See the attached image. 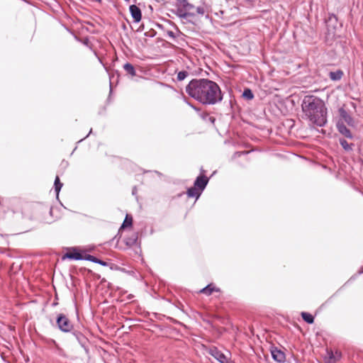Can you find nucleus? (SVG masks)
<instances>
[{"mask_svg":"<svg viewBox=\"0 0 363 363\" xmlns=\"http://www.w3.org/2000/svg\"><path fill=\"white\" fill-rule=\"evenodd\" d=\"M340 113V120L343 123H346L349 126L355 127L356 123L354 119L351 116L350 114L347 113V111L342 107L340 108L338 110Z\"/></svg>","mask_w":363,"mask_h":363,"instance_id":"423d86ee","label":"nucleus"},{"mask_svg":"<svg viewBox=\"0 0 363 363\" xmlns=\"http://www.w3.org/2000/svg\"><path fill=\"white\" fill-rule=\"evenodd\" d=\"M301 317L304 320V321H306V323H308L309 324L313 323V321H314L313 316L311 314L308 313L302 312L301 313Z\"/></svg>","mask_w":363,"mask_h":363,"instance_id":"412c9836","label":"nucleus"},{"mask_svg":"<svg viewBox=\"0 0 363 363\" xmlns=\"http://www.w3.org/2000/svg\"><path fill=\"white\" fill-rule=\"evenodd\" d=\"M184 13H186L185 9H184L183 6H179V7L177 9V16L182 18H187L189 16H183Z\"/></svg>","mask_w":363,"mask_h":363,"instance_id":"393cba45","label":"nucleus"},{"mask_svg":"<svg viewBox=\"0 0 363 363\" xmlns=\"http://www.w3.org/2000/svg\"><path fill=\"white\" fill-rule=\"evenodd\" d=\"M129 10L134 21L135 23L140 22L142 18V14L139 7H138L136 5H131L129 7Z\"/></svg>","mask_w":363,"mask_h":363,"instance_id":"1a4fd4ad","label":"nucleus"},{"mask_svg":"<svg viewBox=\"0 0 363 363\" xmlns=\"http://www.w3.org/2000/svg\"><path fill=\"white\" fill-rule=\"evenodd\" d=\"M65 257H67L68 259H75V260L84 259V257H82L81 253H79V252H77V251L66 253L64 255L63 258H65Z\"/></svg>","mask_w":363,"mask_h":363,"instance_id":"ddd939ff","label":"nucleus"},{"mask_svg":"<svg viewBox=\"0 0 363 363\" xmlns=\"http://www.w3.org/2000/svg\"><path fill=\"white\" fill-rule=\"evenodd\" d=\"M272 358L278 362H284L285 360V354L281 350L274 348L271 351Z\"/></svg>","mask_w":363,"mask_h":363,"instance_id":"9b49d317","label":"nucleus"},{"mask_svg":"<svg viewBox=\"0 0 363 363\" xmlns=\"http://www.w3.org/2000/svg\"><path fill=\"white\" fill-rule=\"evenodd\" d=\"M138 240V235L136 233H133L130 237L125 238V242L128 246L134 245Z\"/></svg>","mask_w":363,"mask_h":363,"instance_id":"a211bd4d","label":"nucleus"},{"mask_svg":"<svg viewBox=\"0 0 363 363\" xmlns=\"http://www.w3.org/2000/svg\"><path fill=\"white\" fill-rule=\"evenodd\" d=\"M242 96L247 99H252L254 97V95L250 89H245L243 91Z\"/></svg>","mask_w":363,"mask_h":363,"instance_id":"a878e982","label":"nucleus"},{"mask_svg":"<svg viewBox=\"0 0 363 363\" xmlns=\"http://www.w3.org/2000/svg\"><path fill=\"white\" fill-rule=\"evenodd\" d=\"M336 127H337V129L339 131V133L340 134H342V135H344L345 137L350 138V139H352L353 138L352 133L346 127V125H345V123L342 121H338L336 124Z\"/></svg>","mask_w":363,"mask_h":363,"instance_id":"0eeeda50","label":"nucleus"},{"mask_svg":"<svg viewBox=\"0 0 363 363\" xmlns=\"http://www.w3.org/2000/svg\"><path fill=\"white\" fill-rule=\"evenodd\" d=\"M180 6H183L186 13H184V16L194 17L197 14L203 16L206 11L203 6L196 7L194 5L189 3L187 0H179Z\"/></svg>","mask_w":363,"mask_h":363,"instance_id":"7ed1b4c3","label":"nucleus"},{"mask_svg":"<svg viewBox=\"0 0 363 363\" xmlns=\"http://www.w3.org/2000/svg\"><path fill=\"white\" fill-rule=\"evenodd\" d=\"M186 93L204 105H213L223 99L220 89L214 82L208 79H194L186 86Z\"/></svg>","mask_w":363,"mask_h":363,"instance_id":"f257e3e1","label":"nucleus"},{"mask_svg":"<svg viewBox=\"0 0 363 363\" xmlns=\"http://www.w3.org/2000/svg\"><path fill=\"white\" fill-rule=\"evenodd\" d=\"M123 69L131 77H134L136 75L135 69L134 67L130 63H128V62L125 63L123 65Z\"/></svg>","mask_w":363,"mask_h":363,"instance_id":"f3484780","label":"nucleus"},{"mask_svg":"<svg viewBox=\"0 0 363 363\" xmlns=\"http://www.w3.org/2000/svg\"><path fill=\"white\" fill-rule=\"evenodd\" d=\"M327 355L328 357V359L326 360V363H335L337 361L340 359L342 357L341 352L338 350L335 352L333 350H328Z\"/></svg>","mask_w":363,"mask_h":363,"instance_id":"9d476101","label":"nucleus"},{"mask_svg":"<svg viewBox=\"0 0 363 363\" xmlns=\"http://www.w3.org/2000/svg\"><path fill=\"white\" fill-rule=\"evenodd\" d=\"M133 223V218L131 216H129L128 215L126 216L121 228H124L126 227H130L132 225Z\"/></svg>","mask_w":363,"mask_h":363,"instance_id":"4be33fe9","label":"nucleus"},{"mask_svg":"<svg viewBox=\"0 0 363 363\" xmlns=\"http://www.w3.org/2000/svg\"><path fill=\"white\" fill-rule=\"evenodd\" d=\"M189 75V72L186 71H180L177 74V80L182 81Z\"/></svg>","mask_w":363,"mask_h":363,"instance_id":"b1692460","label":"nucleus"},{"mask_svg":"<svg viewBox=\"0 0 363 363\" xmlns=\"http://www.w3.org/2000/svg\"><path fill=\"white\" fill-rule=\"evenodd\" d=\"M343 76V72L340 69L336 70L335 72H330L329 73V77L333 81H339L342 79Z\"/></svg>","mask_w":363,"mask_h":363,"instance_id":"2eb2a0df","label":"nucleus"},{"mask_svg":"<svg viewBox=\"0 0 363 363\" xmlns=\"http://www.w3.org/2000/svg\"><path fill=\"white\" fill-rule=\"evenodd\" d=\"M340 144L345 151H351L352 150L353 144L348 143L346 140L340 138L339 140Z\"/></svg>","mask_w":363,"mask_h":363,"instance_id":"6ab92c4d","label":"nucleus"},{"mask_svg":"<svg viewBox=\"0 0 363 363\" xmlns=\"http://www.w3.org/2000/svg\"><path fill=\"white\" fill-rule=\"evenodd\" d=\"M208 353L220 363H233L232 362H229L228 357L216 347H210Z\"/></svg>","mask_w":363,"mask_h":363,"instance_id":"39448f33","label":"nucleus"},{"mask_svg":"<svg viewBox=\"0 0 363 363\" xmlns=\"http://www.w3.org/2000/svg\"><path fill=\"white\" fill-rule=\"evenodd\" d=\"M93 2H101V0H91Z\"/></svg>","mask_w":363,"mask_h":363,"instance_id":"c85d7f7f","label":"nucleus"},{"mask_svg":"<svg viewBox=\"0 0 363 363\" xmlns=\"http://www.w3.org/2000/svg\"><path fill=\"white\" fill-rule=\"evenodd\" d=\"M307 120L312 124L323 127L327 123L326 108L323 101L317 97L306 96L301 105Z\"/></svg>","mask_w":363,"mask_h":363,"instance_id":"f03ea898","label":"nucleus"},{"mask_svg":"<svg viewBox=\"0 0 363 363\" xmlns=\"http://www.w3.org/2000/svg\"><path fill=\"white\" fill-rule=\"evenodd\" d=\"M57 325L59 329L64 333L70 332L73 328L71 321L65 315L62 313H60L57 315Z\"/></svg>","mask_w":363,"mask_h":363,"instance_id":"20e7f679","label":"nucleus"},{"mask_svg":"<svg viewBox=\"0 0 363 363\" xmlns=\"http://www.w3.org/2000/svg\"><path fill=\"white\" fill-rule=\"evenodd\" d=\"M74 335L76 337L79 344L84 347L86 340L85 337L79 333H74Z\"/></svg>","mask_w":363,"mask_h":363,"instance_id":"5701e85b","label":"nucleus"},{"mask_svg":"<svg viewBox=\"0 0 363 363\" xmlns=\"http://www.w3.org/2000/svg\"><path fill=\"white\" fill-rule=\"evenodd\" d=\"M208 182V179L206 177L199 176L196 178V181L194 182V186L202 192L203 190L206 188Z\"/></svg>","mask_w":363,"mask_h":363,"instance_id":"6e6552de","label":"nucleus"},{"mask_svg":"<svg viewBox=\"0 0 363 363\" xmlns=\"http://www.w3.org/2000/svg\"><path fill=\"white\" fill-rule=\"evenodd\" d=\"M84 259L88 260V261H91V262H94V263L100 264L102 266H106L107 265V263L106 262H104L103 260H101V259L96 258V257L90 255H86L85 257H84Z\"/></svg>","mask_w":363,"mask_h":363,"instance_id":"dca6fc26","label":"nucleus"},{"mask_svg":"<svg viewBox=\"0 0 363 363\" xmlns=\"http://www.w3.org/2000/svg\"><path fill=\"white\" fill-rule=\"evenodd\" d=\"M63 184L60 182V178L58 176L55 177V182H54V186H55V191L56 192L57 197L59 195V193L62 187Z\"/></svg>","mask_w":363,"mask_h":363,"instance_id":"aec40b11","label":"nucleus"},{"mask_svg":"<svg viewBox=\"0 0 363 363\" xmlns=\"http://www.w3.org/2000/svg\"><path fill=\"white\" fill-rule=\"evenodd\" d=\"M186 194L189 197L196 198V199H198L201 194V191H200L194 186L187 190Z\"/></svg>","mask_w":363,"mask_h":363,"instance_id":"4468645a","label":"nucleus"},{"mask_svg":"<svg viewBox=\"0 0 363 363\" xmlns=\"http://www.w3.org/2000/svg\"><path fill=\"white\" fill-rule=\"evenodd\" d=\"M245 1L249 3H254L255 1V0H245Z\"/></svg>","mask_w":363,"mask_h":363,"instance_id":"cd10ccee","label":"nucleus"},{"mask_svg":"<svg viewBox=\"0 0 363 363\" xmlns=\"http://www.w3.org/2000/svg\"><path fill=\"white\" fill-rule=\"evenodd\" d=\"M248 152H237L234 154V157H240L241 155L247 154Z\"/></svg>","mask_w":363,"mask_h":363,"instance_id":"bb28decb","label":"nucleus"},{"mask_svg":"<svg viewBox=\"0 0 363 363\" xmlns=\"http://www.w3.org/2000/svg\"><path fill=\"white\" fill-rule=\"evenodd\" d=\"M220 289L215 286L213 284H208L206 287L200 290V293L203 294L206 296H210L213 292H219Z\"/></svg>","mask_w":363,"mask_h":363,"instance_id":"f8f14e48","label":"nucleus"}]
</instances>
